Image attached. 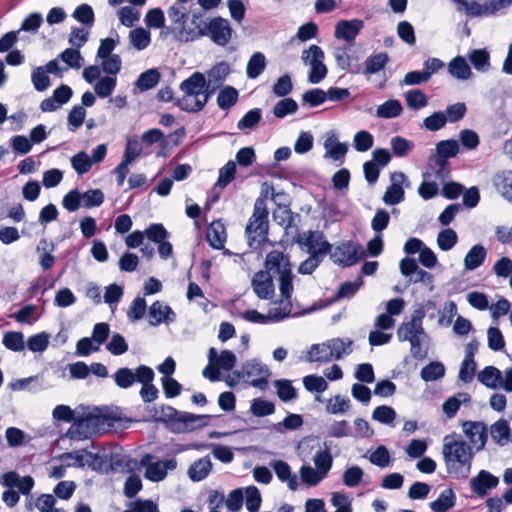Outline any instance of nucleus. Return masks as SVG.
I'll use <instances>...</instances> for the list:
<instances>
[{
  "label": "nucleus",
  "instance_id": "nucleus-60",
  "mask_svg": "<svg viewBox=\"0 0 512 512\" xmlns=\"http://www.w3.org/2000/svg\"><path fill=\"white\" fill-rule=\"evenodd\" d=\"M3 345L14 352H19L24 349V336L22 332L9 331L6 332L2 340Z\"/></svg>",
  "mask_w": 512,
  "mask_h": 512
},
{
  "label": "nucleus",
  "instance_id": "nucleus-58",
  "mask_svg": "<svg viewBox=\"0 0 512 512\" xmlns=\"http://www.w3.org/2000/svg\"><path fill=\"white\" fill-rule=\"evenodd\" d=\"M303 425V417L300 414L290 413L281 422L274 424V430L283 433L285 430H296Z\"/></svg>",
  "mask_w": 512,
  "mask_h": 512
},
{
  "label": "nucleus",
  "instance_id": "nucleus-24",
  "mask_svg": "<svg viewBox=\"0 0 512 512\" xmlns=\"http://www.w3.org/2000/svg\"><path fill=\"white\" fill-rule=\"evenodd\" d=\"M493 185L497 192L512 204V171L496 173L493 177Z\"/></svg>",
  "mask_w": 512,
  "mask_h": 512
},
{
  "label": "nucleus",
  "instance_id": "nucleus-25",
  "mask_svg": "<svg viewBox=\"0 0 512 512\" xmlns=\"http://www.w3.org/2000/svg\"><path fill=\"white\" fill-rule=\"evenodd\" d=\"M226 229L221 220L213 221L207 228L206 238L214 249H221L226 242Z\"/></svg>",
  "mask_w": 512,
  "mask_h": 512
},
{
  "label": "nucleus",
  "instance_id": "nucleus-47",
  "mask_svg": "<svg viewBox=\"0 0 512 512\" xmlns=\"http://www.w3.org/2000/svg\"><path fill=\"white\" fill-rule=\"evenodd\" d=\"M58 58L66 63L67 67L64 70H68V68L79 69L84 62L79 49L75 47L65 49L58 55Z\"/></svg>",
  "mask_w": 512,
  "mask_h": 512
},
{
  "label": "nucleus",
  "instance_id": "nucleus-30",
  "mask_svg": "<svg viewBox=\"0 0 512 512\" xmlns=\"http://www.w3.org/2000/svg\"><path fill=\"white\" fill-rule=\"evenodd\" d=\"M487 256L486 248L481 244H476L471 247L464 258V267L468 271H473L480 267Z\"/></svg>",
  "mask_w": 512,
  "mask_h": 512
},
{
  "label": "nucleus",
  "instance_id": "nucleus-7",
  "mask_svg": "<svg viewBox=\"0 0 512 512\" xmlns=\"http://www.w3.org/2000/svg\"><path fill=\"white\" fill-rule=\"evenodd\" d=\"M324 57L322 48L317 45H311L302 53L303 62L310 65L308 81L311 84L320 83L327 75L328 70L324 64Z\"/></svg>",
  "mask_w": 512,
  "mask_h": 512
},
{
  "label": "nucleus",
  "instance_id": "nucleus-2",
  "mask_svg": "<svg viewBox=\"0 0 512 512\" xmlns=\"http://www.w3.org/2000/svg\"><path fill=\"white\" fill-rule=\"evenodd\" d=\"M442 454L447 473L455 479H467L471 472L475 455L473 447L455 435H447L443 439Z\"/></svg>",
  "mask_w": 512,
  "mask_h": 512
},
{
  "label": "nucleus",
  "instance_id": "nucleus-55",
  "mask_svg": "<svg viewBox=\"0 0 512 512\" xmlns=\"http://www.w3.org/2000/svg\"><path fill=\"white\" fill-rule=\"evenodd\" d=\"M250 412L256 417L269 416L275 412V405L271 401L256 398L251 402Z\"/></svg>",
  "mask_w": 512,
  "mask_h": 512
},
{
  "label": "nucleus",
  "instance_id": "nucleus-14",
  "mask_svg": "<svg viewBox=\"0 0 512 512\" xmlns=\"http://www.w3.org/2000/svg\"><path fill=\"white\" fill-rule=\"evenodd\" d=\"M270 271L266 268L265 270H259L252 278L251 286L259 299L267 300L274 296L275 287Z\"/></svg>",
  "mask_w": 512,
  "mask_h": 512
},
{
  "label": "nucleus",
  "instance_id": "nucleus-32",
  "mask_svg": "<svg viewBox=\"0 0 512 512\" xmlns=\"http://www.w3.org/2000/svg\"><path fill=\"white\" fill-rule=\"evenodd\" d=\"M470 400L471 396L468 393L458 392L444 401L442 405L443 413L448 419H451L457 414L461 404L469 403Z\"/></svg>",
  "mask_w": 512,
  "mask_h": 512
},
{
  "label": "nucleus",
  "instance_id": "nucleus-33",
  "mask_svg": "<svg viewBox=\"0 0 512 512\" xmlns=\"http://www.w3.org/2000/svg\"><path fill=\"white\" fill-rule=\"evenodd\" d=\"M492 440L499 446H505L510 440V427L504 418L497 420L490 426Z\"/></svg>",
  "mask_w": 512,
  "mask_h": 512
},
{
  "label": "nucleus",
  "instance_id": "nucleus-48",
  "mask_svg": "<svg viewBox=\"0 0 512 512\" xmlns=\"http://www.w3.org/2000/svg\"><path fill=\"white\" fill-rule=\"evenodd\" d=\"M302 105L315 108L322 105L327 100V94L321 88H312L302 95Z\"/></svg>",
  "mask_w": 512,
  "mask_h": 512
},
{
  "label": "nucleus",
  "instance_id": "nucleus-8",
  "mask_svg": "<svg viewBox=\"0 0 512 512\" xmlns=\"http://www.w3.org/2000/svg\"><path fill=\"white\" fill-rule=\"evenodd\" d=\"M152 459L153 456L151 454H145L140 460V465L145 467V478L152 482L164 480L167 476V471L174 470L177 467L175 458L157 462H152Z\"/></svg>",
  "mask_w": 512,
  "mask_h": 512
},
{
  "label": "nucleus",
  "instance_id": "nucleus-4",
  "mask_svg": "<svg viewBox=\"0 0 512 512\" xmlns=\"http://www.w3.org/2000/svg\"><path fill=\"white\" fill-rule=\"evenodd\" d=\"M265 268L279 274V289L284 300L291 301L293 274L289 258L278 250L270 251L265 259Z\"/></svg>",
  "mask_w": 512,
  "mask_h": 512
},
{
  "label": "nucleus",
  "instance_id": "nucleus-6",
  "mask_svg": "<svg viewBox=\"0 0 512 512\" xmlns=\"http://www.w3.org/2000/svg\"><path fill=\"white\" fill-rule=\"evenodd\" d=\"M240 370L244 381L249 382L251 386L260 390L267 389L271 371L266 364L253 358L242 363Z\"/></svg>",
  "mask_w": 512,
  "mask_h": 512
},
{
  "label": "nucleus",
  "instance_id": "nucleus-10",
  "mask_svg": "<svg viewBox=\"0 0 512 512\" xmlns=\"http://www.w3.org/2000/svg\"><path fill=\"white\" fill-rule=\"evenodd\" d=\"M352 346L353 340L350 338H332L328 340L329 354H325V357H311L309 362L327 363L332 360H340L352 353Z\"/></svg>",
  "mask_w": 512,
  "mask_h": 512
},
{
  "label": "nucleus",
  "instance_id": "nucleus-11",
  "mask_svg": "<svg viewBox=\"0 0 512 512\" xmlns=\"http://www.w3.org/2000/svg\"><path fill=\"white\" fill-rule=\"evenodd\" d=\"M208 32L206 36L218 46H226L232 37V28L229 21L223 17L217 16L209 20Z\"/></svg>",
  "mask_w": 512,
  "mask_h": 512
},
{
  "label": "nucleus",
  "instance_id": "nucleus-44",
  "mask_svg": "<svg viewBox=\"0 0 512 512\" xmlns=\"http://www.w3.org/2000/svg\"><path fill=\"white\" fill-rule=\"evenodd\" d=\"M168 17L172 21L174 25H176L174 28H172V32L174 33V36L176 37V33L178 31L179 27H186L185 24L188 19V12L186 8L180 4H174L169 7L168 11Z\"/></svg>",
  "mask_w": 512,
  "mask_h": 512
},
{
  "label": "nucleus",
  "instance_id": "nucleus-53",
  "mask_svg": "<svg viewBox=\"0 0 512 512\" xmlns=\"http://www.w3.org/2000/svg\"><path fill=\"white\" fill-rule=\"evenodd\" d=\"M129 38L132 46L139 51L147 48L151 42L150 32L144 28L131 30Z\"/></svg>",
  "mask_w": 512,
  "mask_h": 512
},
{
  "label": "nucleus",
  "instance_id": "nucleus-23",
  "mask_svg": "<svg viewBox=\"0 0 512 512\" xmlns=\"http://www.w3.org/2000/svg\"><path fill=\"white\" fill-rule=\"evenodd\" d=\"M208 360L210 364L226 371L231 370L237 362L236 355L232 351L223 350L218 356L217 350L214 347H211L208 351Z\"/></svg>",
  "mask_w": 512,
  "mask_h": 512
},
{
  "label": "nucleus",
  "instance_id": "nucleus-34",
  "mask_svg": "<svg viewBox=\"0 0 512 512\" xmlns=\"http://www.w3.org/2000/svg\"><path fill=\"white\" fill-rule=\"evenodd\" d=\"M456 503V495L451 488L443 490L438 498L432 501L429 506L434 512H446L453 508Z\"/></svg>",
  "mask_w": 512,
  "mask_h": 512
},
{
  "label": "nucleus",
  "instance_id": "nucleus-38",
  "mask_svg": "<svg viewBox=\"0 0 512 512\" xmlns=\"http://www.w3.org/2000/svg\"><path fill=\"white\" fill-rule=\"evenodd\" d=\"M349 47L337 48L334 53V57L337 66L346 70L351 74H360L361 67L359 64H352V57L348 54Z\"/></svg>",
  "mask_w": 512,
  "mask_h": 512
},
{
  "label": "nucleus",
  "instance_id": "nucleus-22",
  "mask_svg": "<svg viewBox=\"0 0 512 512\" xmlns=\"http://www.w3.org/2000/svg\"><path fill=\"white\" fill-rule=\"evenodd\" d=\"M205 85V75L201 72H194L180 84V90L194 98H200Z\"/></svg>",
  "mask_w": 512,
  "mask_h": 512
},
{
  "label": "nucleus",
  "instance_id": "nucleus-54",
  "mask_svg": "<svg viewBox=\"0 0 512 512\" xmlns=\"http://www.w3.org/2000/svg\"><path fill=\"white\" fill-rule=\"evenodd\" d=\"M261 119L262 110L260 108H253L245 113V115L238 121L237 128L241 131L253 129Z\"/></svg>",
  "mask_w": 512,
  "mask_h": 512
},
{
  "label": "nucleus",
  "instance_id": "nucleus-51",
  "mask_svg": "<svg viewBox=\"0 0 512 512\" xmlns=\"http://www.w3.org/2000/svg\"><path fill=\"white\" fill-rule=\"evenodd\" d=\"M407 106L411 110H420L428 105L426 94L420 89H412L405 93Z\"/></svg>",
  "mask_w": 512,
  "mask_h": 512
},
{
  "label": "nucleus",
  "instance_id": "nucleus-39",
  "mask_svg": "<svg viewBox=\"0 0 512 512\" xmlns=\"http://www.w3.org/2000/svg\"><path fill=\"white\" fill-rule=\"evenodd\" d=\"M402 112L401 102L397 99H389L378 106L376 116L382 119H392L400 116Z\"/></svg>",
  "mask_w": 512,
  "mask_h": 512
},
{
  "label": "nucleus",
  "instance_id": "nucleus-28",
  "mask_svg": "<svg viewBox=\"0 0 512 512\" xmlns=\"http://www.w3.org/2000/svg\"><path fill=\"white\" fill-rule=\"evenodd\" d=\"M212 470L209 456L202 457L193 462L188 469V476L194 482L204 480Z\"/></svg>",
  "mask_w": 512,
  "mask_h": 512
},
{
  "label": "nucleus",
  "instance_id": "nucleus-31",
  "mask_svg": "<svg viewBox=\"0 0 512 512\" xmlns=\"http://www.w3.org/2000/svg\"><path fill=\"white\" fill-rule=\"evenodd\" d=\"M295 242L300 245H305L308 252H317L319 248H322V243L328 241L325 239L323 232L308 231L304 236L298 234L295 238Z\"/></svg>",
  "mask_w": 512,
  "mask_h": 512
},
{
  "label": "nucleus",
  "instance_id": "nucleus-20",
  "mask_svg": "<svg viewBox=\"0 0 512 512\" xmlns=\"http://www.w3.org/2000/svg\"><path fill=\"white\" fill-rule=\"evenodd\" d=\"M465 5L466 13L469 16H488L494 14L496 11L504 7L506 0L492 1L489 4H480L476 1L466 2L465 0H456Z\"/></svg>",
  "mask_w": 512,
  "mask_h": 512
},
{
  "label": "nucleus",
  "instance_id": "nucleus-40",
  "mask_svg": "<svg viewBox=\"0 0 512 512\" xmlns=\"http://www.w3.org/2000/svg\"><path fill=\"white\" fill-rule=\"evenodd\" d=\"M238 90L230 85L223 87L217 96V105L221 110H229L238 101Z\"/></svg>",
  "mask_w": 512,
  "mask_h": 512
},
{
  "label": "nucleus",
  "instance_id": "nucleus-1",
  "mask_svg": "<svg viewBox=\"0 0 512 512\" xmlns=\"http://www.w3.org/2000/svg\"><path fill=\"white\" fill-rule=\"evenodd\" d=\"M131 423L132 419L121 416V409L118 407L95 408L93 412L75 420L69 434L72 439H82L88 434H101L111 428L126 429Z\"/></svg>",
  "mask_w": 512,
  "mask_h": 512
},
{
  "label": "nucleus",
  "instance_id": "nucleus-13",
  "mask_svg": "<svg viewBox=\"0 0 512 512\" xmlns=\"http://www.w3.org/2000/svg\"><path fill=\"white\" fill-rule=\"evenodd\" d=\"M463 432L470 441V445L479 452L484 449L487 442V427L480 421H463Z\"/></svg>",
  "mask_w": 512,
  "mask_h": 512
},
{
  "label": "nucleus",
  "instance_id": "nucleus-45",
  "mask_svg": "<svg viewBox=\"0 0 512 512\" xmlns=\"http://www.w3.org/2000/svg\"><path fill=\"white\" fill-rule=\"evenodd\" d=\"M276 393L282 402H290L297 398V390L292 382L287 379H279L274 381Z\"/></svg>",
  "mask_w": 512,
  "mask_h": 512
},
{
  "label": "nucleus",
  "instance_id": "nucleus-36",
  "mask_svg": "<svg viewBox=\"0 0 512 512\" xmlns=\"http://www.w3.org/2000/svg\"><path fill=\"white\" fill-rule=\"evenodd\" d=\"M161 74L156 68L141 73L135 82V88L141 92L154 88L160 81Z\"/></svg>",
  "mask_w": 512,
  "mask_h": 512
},
{
  "label": "nucleus",
  "instance_id": "nucleus-42",
  "mask_svg": "<svg viewBox=\"0 0 512 512\" xmlns=\"http://www.w3.org/2000/svg\"><path fill=\"white\" fill-rule=\"evenodd\" d=\"M428 342L429 336L422 330L421 334H418L413 340L410 341L411 355L417 360H423L428 354Z\"/></svg>",
  "mask_w": 512,
  "mask_h": 512
},
{
  "label": "nucleus",
  "instance_id": "nucleus-43",
  "mask_svg": "<svg viewBox=\"0 0 512 512\" xmlns=\"http://www.w3.org/2000/svg\"><path fill=\"white\" fill-rule=\"evenodd\" d=\"M230 74V66L227 62L221 61L215 64L208 72H207V81L222 86L227 76Z\"/></svg>",
  "mask_w": 512,
  "mask_h": 512
},
{
  "label": "nucleus",
  "instance_id": "nucleus-41",
  "mask_svg": "<svg viewBox=\"0 0 512 512\" xmlns=\"http://www.w3.org/2000/svg\"><path fill=\"white\" fill-rule=\"evenodd\" d=\"M180 414L181 411L176 408L170 405H162L161 414L156 421L163 423L171 433H175Z\"/></svg>",
  "mask_w": 512,
  "mask_h": 512
},
{
  "label": "nucleus",
  "instance_id": "nucleus-56",
  "mask_svg": "<svg viewBox=\"0 0 512 512\" xmlns=\"http://www.w3.org/2000/svg\"><path fill=\"white\" fill-rule=\"evenodd\" d=\"M396 416L394 408L387 405L377 406L372 412V419L385 425L393 424Z\"/></svg>",
  "mask_w": 512,
  "mask_h": 512
},
{
  "label": "nucleus",
  "instance_id": "nucleus-12",
  "mask_svg": "<svg viewBox=\"0 0 512 512\" xmlns=\"http://www.w3.org/2000/svg\"><path fill=\"white\" fill-rule=\"evenodd\" d=\"M499 484V478L487 470H480L469 481V486L475 497L484 498L488 492Z\"/></svg>",
  "mask_w": 512,
  "mask_h": 512
},
{
  "label": "nucleus",
  "instance_id": "nucleus-16",
  "mask_svg": "<svg viewBox=\"0 0 512 512\" xmlns=\"http://www.w3.org/2000/svg\"><path fill=\"white\" fill-rule=\"evenodd\" d=\"M210 415H196L190 412L181 411L174 434L192 432L209 424Z\"/></svg>",
  "mask_w": 512,
  "mask_h": 512
},
{
  "label": "nucleus",
  "instance_id": "nucleus-64",
  "mask_svg": "<svg viewBox=\"0 0 512 512\" xmlns=\"http://www.w3.org/2000/svg\"><path fill=\"white\" fill-rule=\"evenodd\" d=\"M457 241V233L451 228H446L440 231L437 237L438 247L442 251L451 250L457 244Z\"/></svg>",
  "mask_w": 512,
  "mask_h": 512
},
{
  "label": "nucleus",
  "instance_id": "nucleus-63",
  "mask_svg": "<svg viewBox=\"0 0 512 512\" xmlns=\"http://www.w3.org/2000/svg\"><path fill=\"white\" fill-rule=\"evenodd\" d=\"M390 144L392 152L396 157H405L414 148L413 142L402 136H394Z\"/></svg>",
  "mask_w": 512,
  "mask_h": 512
},
{
  "label": "nucleus",
  "instance_id": "nucleus-15",
  "mask_svg": "<svg viewBox=\"0 0 512 512\" xmlns=\"http://www.w3.org/2000/svg\"><path fill=\"white\" fill-rule=\"evenodd\" d=\"M148 321L151 326H159L163 323L169 325L176 321V313L169 305L157 300L149 307Z\"/></svg>",
  "mask_w": 512,
  "mask_h": 512
},
{
  "label": "nucleus",
  "instance_id": "nucleus-19",
  "mask_svg": "<svg viewBox=\"0 0 512 512\" xmlns=\"http://www.w3.org/2000/svg\"><path fill=\"white\" fill-rule=\"evenodd\" d=\"M332 248L333 247L329 242H324L322 243V248H319L317 252H308L310 255L300 263L298 273L302 275L312 274L321 264L323 258L331 252Z\"/></svg>",
  "mask_w": 512,
  "mask_h": 512
},
{
  "label": "nucleus",
  "instance_id": "nucleus-59",
  "mask_svg": "<svg viewBox=\"0 0 512 512\" xmlns=\"http://www.w3.org/2000/svg\"><path fill=\"white\" fill-rule=\"evenodd\" d=\"M116 84H117L116 77H111V76L102 77L96 82V84L94 86L95 93L100 98L109 97L113 93V91L116 87Z\"/></svg>",
  "mask_w": 512,
  "mask_h": 512
},
{
  "label": "nucleus",
  "instance_id": "nucleus-57",
  "mask_svg": "<svg viewBox=\"0 0 512 512\" xmlns=\"http://www.w3.org/2000/svg\"><path fill=\"white\" fill-rule=\"evenodd\" d=\"M301 481L307 486L318 485L326 476L319 470L312 468L310 465H303L300 468Z\"/></svg>",
  "mask_w": 512,
  "mask_h": 512
},
{
  "label": "nucleus",
  "instance_id": "nucleus-35",
  "mask_svg": "<svg viewBox=\"0 0 512 512\" xmlns=\"http://www.w3.org/2000/svg\"><path fill=\"white\" fill-rule=\"evenodd\" d=\"M501 371L494 366H486L478 374V381L491 389H497L501 385Z\"/></svg>",
  "mask_w": 512,
  "mask_h": 512
},
{
  "label": "nucleus",
  "instance_id": "nucleus-9",
  "mask_svg": "<svg viewBox=\"0 0 512 512\" xmlns=\"http://www.w3.org/2000/svg\"><path fill=\"white\" fill-rule=\"evenodd\" d=\"M209 20L203 17L201 12L193 13L191 24L194 28L179 27L176 33V40L180 42H193L206 36Z\"/></svg>",
  "mask_w": 512,
  "mask_h": 512
},
{
  "label": "nucleus",
  "instance_id": "nucleus-17",
  "mask_svg": "<svg viewBox=\"0 0 512 512\" xmlns=\"http://www.w3.org/2000/svg\"><path fill=\"white\" fill-rule=\"evenodd\" d=\"M390 178L392 184L387 187L383 195V202L387 205H396L405 198V192L401 184L406 180V176L403 172H394Z\"/></svg>",
  "mask_w": 512,
  "mask_h": 512
},
{
  "label": "nucleus",
  "instance_id": "nucleus-18",
  "mask_svg": "<svg viewBox=\"0 0 512 512\" xmlns=\"http://www.w3.org/2000/svg\"><path fill=\"white\" fill-rule=\"evenodd\" d=\"M364 27L361 19L340 20L335 26L334 35L337 39L345 40L351 44Z\"/></svg>",
  "mask_w": 512,
  "mask_h": 512
},
{
  "label": "nucleus",
  "instance_id": "nucleus-50",
  "mask_svg": "<svg viewBox=\"0 0 512 512\" xmlns=\"http://www.w3.org/2000/svg\"><path fill=\"white\" fill-rule=\"evenodd\" d=\"M445 375V367L441 362L433 361L421 369L420 376L426 381H435Z\"/></svg>",
  "mask_w": 512,
  "mask_h": 512
},
{
  "label": "nucleus",
  "instance_id": "nucleus-46",
  "mask_svg": "<svg viewBox=\"0 0 512 512\" xmlns=\"http://www.w3.org/2000/svg\"><path fill=\"white\" fill-rule=\"evenodd\" d=\"M468 59L478 71H487L490 67V55L486 49H474L468 54Z\"/></svg>",
  "mask_w": 512,
  "mask_h": 512
},
{
  "label": "nucleus",
  "instance_id": "nucleus-62",
  "mask_svg": "<svg viewBox=\"0 0 512 512\" xmlns=\"http://www.w3.org/2000/svg\"><path fill=\"white\" fill-rule=\"evenodd\" d=\"M72 17L78 22L91 27L95 21V15L89 4L83 3L76 7Z\"/></svg>",
  "mask_w": 512,
  "mask_h": 512
},
{
  "label": "nucleus",
  "instance_id": "nucleus-37",
  "mask_svg": "<svg viewBox=\"0 0 512 512\" xmlns=\"http://www.w3.org/2000/svg\"><path fill=\"white\" fill-rule=\"evenodd\" d=\"M267 65L266 57L262 52H255L249 58L247 67H246V75L249 79L258 78L265 70Z\"/></svg>",
  "mask_w": 512,
  "mask_h": 512
},
{
  "label": "nucleus",
  "instance_id": "nucleus-5",
  "mask_svg": "<svg viewBox=\"0 0 512 512\" xmlns=\"http://www.w3.org/2000/svg\"><path fill=\"white\" fill-rule=\"evenodd\" d=\"M329 254L331 260L341 267H351L366 257L363 246L352 240L339 243Z\"/></svg>",
  "mask_w": 512,
  "mask_h": 512
},
{
  "label": "nucleus",
  "instance_id": "nucleus-49",
  "mask_svg": "<svg viewBox=\"0 0 512 512\" xmlns=\"http://www.w3.org/2000/svg\"><path fill=\"white\" fill-rule=\"evenodd\" d=\"M298 104L293 98L283 97L273 107V114L276 118L282 119L287 115L296 113Z\"/></svg>",
  "mask_w": 512,
  "mask_h": 512
},
{
  "label": "nucleus",
  "instance_id": "nucleus-27",
  "mask_svg": "<svg viewBox=\"0 0 512 512\" xmlns=\"http://www.w3.org/2000/svg\"><path fill=\"white\" fill-rule=\"evenodd\" d=\"M448 73L457 80H468L472 70L463 56H456L448 63Z\"/></svg>",
  "mask_w": 512,
  "mask_h": 512
},
{
  "label": "nucleus",
  "instance_id": "nucleus-3",
  "mask_svg": "<svg viewBox=\"0 0 512 512\" xmlns=\"http://www.w3.org/2000/svg\"><path fill=\"white\" fill-rule=\"evenodd\" d=\"M268 216L266 200L257 198L254 203L253 213L245 229V235L250 248L258 249L268 241Z\"/></svg>",
  "mask_w": 512,
  "mask_h": 512
},
{
  "label": "nucleus",
  "instance_id": "nucleus-26",
  "mask_svg": "<svg viewBox=\"0 0 512 512\" xmlns=\"http://www.w3.org/2000/svg\"><path fill=\"white\" fill-rule=\"evenodd\" d=\"M324 148L326 150L324 155L325 158H331L334 161L343 163L345 155L348 151V146L346 143L337 141L336 136L333 134L331 137L325 140Z\"/></svg>",
  "mask_w": 512,
  "mask_h": 512
},
{
  "label": "nucleus",
  "instance_id": "nucleus-29",
  "mask_svg": "<svg viewBox=\"0 0 512 512\" xmlns=\"http://www.w3.org/2000/svg\"><path fill=\"white\" fill-rule=\"evenodd\" d=\"M331 444V441H324V449L317 451L313 457L316 469L325 476H327L333 465V457L330 452Z\"/></svg>",
  "mask_w": 512,
  "mask_h": 512
},
{
  "label": "nucleus",
  "instance_id": "nucleus-61",
  "mask_svg": "<svg viewBox=\"0 0 512 512\" xmlns=\"http://www.w3.org/2000/svg\"><path fill=\"white\" fill-rule=\"evenodd\" d=\"M374 144L373 135L366 130L358 131L353 137V147L358 152H366Z\"/></svg>",
  "mask_w": 512,
  "mask_h": 512
},
{
  "label": "nucleus",
  "instance_id": "nucleus-21",
  "mask_svg": "<svg viewBox=\"0 0 512 512\" xmlns=\"http://www.w3.org/2000/svg\"><path fill=\"white\" fill-rule=\"evenodd\" d=\"M389 60V55L386 52L374 53L366 58L364 68L361 69L360 73L369 79L371 75L384 70L386 65L389 63Z\"/></svg>",
  "mask_w": 512,
  "mask_h": 512
},
{
  "label": "nucleus",
  "instance_id": "nucleus-52",
  "mask_svg": "<svg viewBox=\"0 0 512 512\" xmlns=\"http://www.w3.org/2000/svg\"><path fill=\"white\" fill-rule=\"evenodd\" d=\"M115 384L121 389H128L135 383L134 371L128 367H121L112 375Z\"/></svg>",
  "mask_w": 512,
  "mask_h": 512
}]
</instances>
